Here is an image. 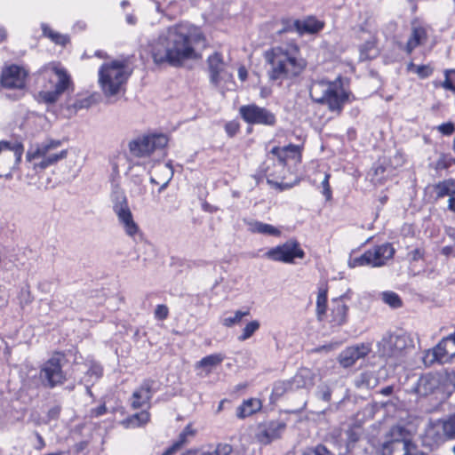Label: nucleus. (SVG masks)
<instances>
[{"instance_id": "obj_17", "label": "nucleus", "mask_w": 455, "mask_h": 455, "mask_svg": "<svg viewBox=\"0 0 455 455\" xmlns=\"http://www.w3.org/2000/svg\"><path fill=\"white\" fill-rule=\"evenodd\" d=\"M427 39V27L415 20L411 24V35L405 44L404 51L407 54H411L417 47L424 45Z\"/></svg>"}, {"instance_id": "obj_26", "label": "nucleus", "mask_w": 455, "mask_h": 455, "mask_svg": "<svg viewBox=\"0 0 455 455\" xmlns=\"http://www.w3.org/2000/svg\"><path fill=\"white\" fill-rule=\"evenodd\" d=\"M116 214L125 234L130 237H134V235L139 233L140 228L133 220V216L130 208L116 212Z\"/></svg>"}, {"instance_id": "obj_29", "label": "nucleus", "mask_w": 455, "mask_h": 455, "mask_svg": "<svg viewBox=\"0 0 455 455\" xmlns=\"http://www.w3.org/2000/svg\"><path fill=\"white\" fill-rule=\"evenodd\" d=\"M261 403L259 399H248L244 401L237 409L236 416L239 419H245L259 411Z\"/></svg>"}, {"instance_id": "obj_3", "label": "nucleus", "mask_w": 455, "mask_h": 455, "mask_svg": "<svg viewBox=\"0 0 455 455\" xmlns=\"http://www.w3.org/2000/svg\"><path fill=\"white\" fill-rule=\"evenodd\" d=\"M40 73L44 84V90L38 92L39 101L54 104L64 92L74 88L70 75L59 63L52 62L44 66Z\"/></svg>"}, {"instance_id": "obj_35", "label": "nucleus", "mask_w": 455, "mask_h": 455, "mask_svg": "<svg viewBox=\"0 0 455 455\" xmlns=\"http://www.w3.org/2000/svg\"><path fill=\"white\" fill-rule=\"evenodd\" d=\"M378 383L379 379L372 371L362 372L355 379V386L359 388H374Z\"/></svg>"}, {"instance_id": "obj_45", "label": "nucleus", "mask_w": 455, "mask_h": 455, "mask_svg": "<svg viewBox=\"0 0 455 455\" xmlns=\"http://www.w3.org/2000/svg\"><path fill=\"white\" fill-rule=\"evenodd\" d=\"M259 328V323L257 320L251 321L245 325L243 330V333L238 337L240 341H244L250 339L256 331Z\"/></svg>"}, {"instance_id": "obj_31", "label": "nucleus", "mask_w": 455, "mask_h": 455, "mask_svg": "<svg viewBox=\"0 0 455 455\" xmlns=\"http://www.w3.org/2000/svg\"><path fill=\"white\" fill-rule=\"evenodd\" d=\"M93 103L92 97H79L69 99L66 102V108L73 114L81 109L89 108Z\"/></svg>"}, {"instance_id": "obj_53", "label": "nucleus", "mask_w": 455, "mask_h": 455, "mask_svg": "<svg viewBox=\"0 0 455 455\" xmlns=\"http://www.w3.org/2000/svg\"><path fill=\"white\" fill-rule=\"evenodd\" d=\"M330 177L331 175L329 173H326L324 175L323 180L321 183L323 188V195L325 196L327 201L331 199V189L329 183Z\"/></svg>"}, {"instance_id": "obj_57", "label": "nucleus", "mask_w": 455, "mask_h": 455, "mask_svg": "<svg viewBox=\"0 0 455 455\" xmlns=\"http://www.w3.org/2000/svg\"><path fill=\"white\" fill-rule=\"evenodd\" d=\"M455 130L454 124L449 122L442 124L438 126V131L442 132L443 135H451Z\"/></svg>"}, {"instance_id": "obj_16", "label": "nucleus", "mask_w": 455, "mask_h": 455, "mask_svg": "<svg viewBox=\"0 0 455 455\" xmlns=\"http://www.w3.org/2000/svg\"><path fill=\"white\" fill-rule=\"evenodd\" d=\"M440 379L433 373L421 375L417 381L407 389L408 393L418 396H427L433 394L439 387Z\"/></svg>"}, {"instance_id": "obj_10", "label": "nucleus", "mask_w": 455, "mask_h": 455, "mask_svg": "<svg viewBox=\"0 0 455 455\" xmlns=\"http://www.w3.org/2000/svg\"><path fill=\"white\" fill-rule=\"evenodd\" d=\"M323 99L316 103L326 105L331 112L339 114L348 100V93L343 88L340 77L331 81L323 92Z\"/></svg>"}, {"instance_id": "obj_24", "label": "nucleus", "mask_w": 455, "mask_h": 455, "mask_svg": "<svg viewBox=\"0 0 455 455\" xmlns=\"http://www.w3.org/2000/svg\"><path fill=\"white\" fill-rule=\"evenodd\" d=\"M295 26L297 27V33L299 36L305 34L314 35L323 28L324 22L317 20L314 16H308L303 20H296Z\"/></svg>"}, {"instance_id": "obj_43", "label": "nucleus", "mask_w": 455, "mask_h": 455, "mask_svg": "<svg viewBox=\"0 0 455 455\" xmlns=\"http://www.w3.org/2000/svg\"><path fill=\"white\" fill-rule=\"evenodd\" d=\"M250 315V311H241L237 310L235 312V315L233 316H228L223 319L222 323L226 327H232L235 324H238L243 317L247 316Z\"/></svg>"}, {"instance_id": "obj_1", "label": "nucleus", "mask_w": 455, "mask_h": 455, "mask_svg": "<svg viewBox=\"0 0 455 455\" xmlns=\"http://www.w3.org/2000/svg\"><path fill=\"white\" fill-rule=\"evenodd\" d=\"M206 47V38L201 29L189 23H179L167 28L151 44V56L156 64L167 63L180 67L185 60L199 55L196 47Z\"/></svg>"}, {"instance_id": "obj_50", "label": "nucleus", "mask_w": 455, "mask_h": 455, "mask_svg": "<svg viewBox=\"0 0 455 455\" xmlns=\"http://www.w3.org/2000/svg\"><path fill=\"white\" fill-rule=\"evenodd\" d=\"M296 20L292 19H283L282 20L283 28L278 31L279 35L287 32H297V27L295 26Z\"/></svg>"}, {"instance_id": "obj_40", "label": "nucleus", "mask_w": 455, "mask_h": 455, "mask_svg": "<svg viewBox=\"0 0 455 455\" xmlns=\"http://www.w3.org/2000/svg\"><path fill=\"white\" fill-rule=\"evenodd\" d=\"M442 428L446 438L455 440V413L443 420Z\"/></svg>"}, {"instance_id": "obj_37", "label": "nucleus", "mask_w": 455, "mask_h": 455, "mask_svg": "<svg viewBox=\"0 0 455 455\" xmlns=\"http://www.w3.org/2000/svg\"><path fill=\"white\" fill-rule=\"evenodd\" d=\"M194 431L190 426H187L180 434L178 440L168 448L162 455H172L176 450L180 448L186 442L188 436H192Z\"/></svg>"}, {"instance_id": "obj_59", "label": "nucleus", "mask_w": 455, "mask_h": 455, "mask_svg": "<svg viewBox=\"0 0 455 455\" xmlns=\"http://www.w3.org/2000/svg\"><path fill=\"white\" fill-rule=\"evenodd\" d=\"M225 130L227 132V133L232 137L234 135L236 134V132H238L239 130V126L237 124L235 123H228L225 126Z\"/></svg>"}, {"instance_id": "obj_21", "label": "nucleus", "mask_w": 455, "mask_h": 455, "mask_svg": "<svg viewBox=\"0 0 455 455\" xmlns=\"http://www.w3.org/2000/svg\"><path fill=\"white\" fill-rule=\"evenodd\" d=\"M208 70L210 74V82L218 86L220 80L221 75L225 71V63L220 53L214 52L210 55L207 59Z\"/></svg>"}, {"instance_id": "obj_58", "label": "nucleus", "mask_w": 455, "mask_h": 455, "mask_svg": "<svg viewBox=\"0 0 455 455\" xmlns=\"http://www.w3.org/2000/svg\"><path fill=\"white\" fill-rule=\"evenodd\" d=\"M60 411H61V406L54 405L48 411L47 416L50 419H57L60 414Z\"/></svg>"}, {"instance_id": "obj_30", "label": "nucleus", "mask_w": 455, "mask_h": 455, "mask_svg": "<svg viewBox=\"0 0 455 455\" xmlns=\"http://www.w3.org/2000/svg\"><path fill=\"white\" fill-rule=\"evenodd\" d=\"M331 81L324 78L313 80L309 87V96L314 102L323 99V92Z\"/></svg>"}, {"instance_id": "obj_32", "label": "nucleus", "mask_w": 455, "mask_h": 455, "mask_svg": "<svg viewBox=\"0 0 455 455\" xmlns=\"http://www.w3.org/2000/svg\"><path fill=\"white\" fill-rule=\"evenodd\" d=\"M150 415L148 411L137 412L123 420L122 424L127 428L139 427L149 421Z\"/></svg>"}, {"instance_id": "obj_18", "label": "nucleus", "mask_w": 455, "mask_h": 455, "mask_svg": "<svg viewBox=\"0 0 455 455\" xmlns=\"http://www.w3.org/2000/svg\"><path fill=\"white\" fill-rule=\"evenodd\" d=\"M371 351V344L361 343L347 347L339 355V363L343 367H351L355 362L365 357Z\"/></svg>"}, {"instance_id": "obj_34", "label": "nucleus", "mask_w": 455, "mask_h": 455, "mask_svg": "<svg viewBox=\"0 0 455 455\" xmlns=\"http://www.w3.org/2000/svg\"><path fill=\"white\" fill-rule=\"evenodd\" d=\"M359 59L361 61L373 60L379 55V50L373 38L367 40L360 46Z\"/></svg>"}, {"instance_id": "obj_49", "label": "nucleus", "mask_w": 455, "mask_h": 455, "mask_svg": "<svg viewBox=\"0 0 455 455\" xmlns=\"http://www.w3.org/2000/svg\"><path fill=\"white\" fill-rule=\"evenodd\" d=\"M301 455H333L324 445L307 449Z\"/></svg>"}, {"instance_id": "obj_6", "label": "nucleus", "mask_w": 455, "mask_h": 455, "mask_svg": "<svg viewBox=\"0 0 455 455\" xmlns=\"http://www.w3.org/2000/svg\"><path fill=\"white\" fill-rule=\"evenodd\" d=\"M411 342L405 333H387L378 342V353L380 357H385L396 365L405 355L406 350L411 347Z\"/></svg>"}, {"instance_id": "obj_8", "label": "nucleus", "mask_w": 455, "mask_h": 455, "mask_svg": "<svg viewBox=\"0 0 455 455\" xmlns=\"http://www.w3.org/2000/svg\"><path fill=\"white\" fill-rule=\"evenodd\" d=\"M63 360L64 355L56 353L42 365L40 379L44 387L53 388L66 381V374L61 364Z\"/></svg>"}, {"instance_id": "obj_14", "label": "nucleus", "mask_w": 455, "mask_h": 455, "mask_svg": "<svg viewBox=\"0 0 455 455\" xmlns=\"http://www.w3.org/2000/svg\"><path fill=\"white\" fill-rule=\"evenodd\" d=\"M27 76L28 73L23 68L12 64L3 68L0 84L6 89H22L25 87Z\"/></svg>"}, {"instance_id": "obj_61", "label": "nucleus", "mask_w": 455, "mask_h": 455, "mask_svg": "<svg viewBox=\"0 0 455 455\" xmlns=\"http://www.w3.org/2000/svg\"><path fill=\"white\" fill-rule=\"evenodd\" d=\"M107 412V407L105 404H101L99 407L92 410V415L93 417H100Z\"/></svg>"}, {"instance_id": "obj_19", "label": "nucleus", "mask_w": 455, "mask_h": 455, "mask_svg": "<svg viewBox=\"0 0 455 455\" xmlns=\"http://www.w3.org/2000/svg\"><path fill=\"white\" fill-rule=\"evenodd\" d=\"M433 358L430 363L444 362L455 356V332L443 338L432 350Z\"/></svg>"}, {"instance_id": "obj_44", "label": "nucleus", "mask_w": 455, "mask_h": 455, "mask_svg": "<svg viewBox=\"0 0 455 455\" xmlns=\"http://www.w3.org/2000/svg\"><path fill=\"white\" fill-rule=\"evenodd\" d=\"M383 301L393 308H398L402 306V300L398 294L394 291H385L382 293Z\"/></svg>"}, {"instance_id": "obj_15", "label": "nucleus", "mask_w": 455, "mask_h": 455, "mask_svg": "<svg viewBox=\"0 0 455 455\" xmlns=\"http://www.w3.org/2000/svg\"><path fill=\"white\" fill-rule=\"evenodd\" d=\"M382 455H427L420 451L410 440L394 439L382 446Z\"/></svg>"}, {"instance_id": "obj_12", "label": "nucleus", "mask_w": 455, "mask_h": 455, "mask_svg": "<svg viewBox=\"0 0 455 455\" xmlns=\"http://www.w3.org/2000/svg\"><path fill=\"white\" fill-rule=\"evenodd\" d=\"M241 117L250 124H260L273 126L276 123L274 113L270 110L259 107L256 104L242 106L239 108Z\"/></svg>"}, {"instance_id": "obj_28", "label": "nucleus", "mask_w": 455, "mask_h": 455, "mask_svg": "<svg viewBox=\"0 0 455 455\" xmlns=\"http://www.w3.org/2000/svg\"><path fill=\"white\" fill-rule=\"evenodd\" d=\"M433 190L435 194V200L443 198L444 196L451 197L455 195V179H447L433 186Z\"/></svg>"}, {"instance_id": "obj_55", "label": "nucleus", "mask_w": 455, "mask_h": 455, "mask_svg": "<svg viewBox=\"0 0 455 455\" xmlns=\"http://www.w3.org/2000/svg\"><path fill=\"white\" fill-rule=\"evenodd\" d=\"M233 451V448L230 444L228 443H220L215 451L212 452L213 455H229Z\"/></svg>"}, {"instance_id": "obj_63", "label": "nucleus", "mask_w": 455, "mask_h": 455, "mask_svg": "<svg viewBox=\"0 0 455 455\" xmlns=\"http://www.w3.org/2000/svg\"><path fill=\"white\" fill-rule=\"evenodd\" d=\"M448 210L455 212V196H451L448 200Z\"/></svg>"}, {"instance_id": "obj_27", "label": "nucleus", "mask_w": 455, "mask_h": 455, "mask_svg": "<svg viewBox=\"0 0 455 455\" xmlns=\"http://www.w3.org/2000/svg\"><path fill=\"white\" fill-rule=\"evenodd\" d=\"M110 199L113 204V211L115 213L129 209L125 193L118 184H112Z\"/></svg>"}, {"instance_id": "obj_5", "label": "nucleus", "mask_w": 455, "mask_h": 455, "mask_svg": "<svg viewBox=\"0 0 455 455\" xmlns=\"http://www.w3.org/2000/svg\"><path fill=\"white\" fill-rule=\"evenodd\" d=\"M132 71L126 61L113 60L110 63H104L99 70V83L107 96H114L129 76Z\"/></svg>"}, {"instance_id": "obj_52", "label": "nucleus", "mask_w": 455, "mask_h": 455, "mask_svg": "<svg viewBox=\"0 0 455 455\" xmlns=\"http://www.w3.org/2000/svg\"><path fill=\"white\" fill-rule=\"evenodd\" d=\"M359 440V435L352 430L349 429L347 432V450L349 451L352 448H354L355 443Z\"/></svg>"}, {"instance_id": "obj_36", "label": "nucleus", "mask_w": 455, "mask_h": 455, "mask_svg": "<svg viewBox=\"0 0 455 455\" xmlns=\"http://www.w3.org/2000/svg\"><path fill=\"white\" fill-rule=\"evenodd\" d=\"M327 309V290L320 288L316 299V316L319 321H323Z\"/></svg>"}, {"instance_id": "obj_33", "label": "nucleus", "mask_w": 455, "mask_h": 455, "mask_svg": "<svg viewBox=\"0 0 455 455\" xmlns=\"http://www.w3.org/2000/svg\"><path fill=\"white\" fill-rule=\"evenodd\" d=\"M250 231L272 236H279L281 235V231L275 227L258 220L250 223Z\"/></svg>"}, {"instance_id": "obj_62", "label": "nucleus", "mask_w": 455, "mask_h": 455, "mask_svg": "<svg viewBox=\"0 0 455 455\" xmlns=\"http://www.w3.org/2000/svg\"><path fill=\"white\" fill-rule=\"evenodd\" d=\"M412 260L417 261L423 258V252L420 249H415L410 252Z\"/></svg>"}, {"instance_id": "obj_41", "label": "nucleus", "mask_w": 455, "mask_h": 455, "mask_svg": "<svg viewBox=\"0 0 455 455\" xmlns=\"http://www.w3.org/2000/svg\"><path fill=\"white\" fill-rule=\"evenodd\" d=\"M225 356L221 354H212L207 356L203 357L198 363V367H213L220 364Z\"/></svg>"}, {"instance_id": "obj_48", "label": "nucleus", "mask_w": 455, "mask_h": 455, "mask_svg": "<svg viewBox=\"0 0 455 455\" xmlns=\"http://www.w3.org/2000/svg\"><path fill=\"white\" fill-rule=\"evenodd\" d=\"M455 163V159L445 155H442L435 164L436 171L446 170Z\"/></svg>"}, {"instance_id": "obj_51", "label": "nucleus", "mask_w": 455, "mask_h": 455, "mask_svg": "<svg viewBox=\"0 0 455 455\" xmlns=\"http://www.w3.org/2000/svg\"><path fill=\"white\" fill-rule=\"evenodd\" d=\"M317 396L324 402H330L331 399V389L327 385H321L317 389Z\"/></svg>"}, {"instance_id": "obj_9", "label": "nucleus", "mask_w": 455, "mask_h": 455, "mask_svg": "<svg viewBox=\"0 0 455 455\" xmlns=\"http://www.w3.org/2000/svg\"><path fill=\"white\" fill-rule=\"evenodd\" d=\"M168 138L164 134H150L129 142L130 153L135 157L149 156L154 151L166 147Z\"/></svg>"}, {"instance_id": "obj_20", "label": "nucleus", "mask_w": 455, "mask_h": 455, "mask_svg": "<svg viewBox=\"0 0 455 455\" xmlns=\"http://www.w3.org/2000/svg\"><path fill=\"white\" fill-rule=\"evenodd\" d=\"M154 380L146 379L142 382L141 386L133 392L132 397V408L139 409L149 402L154 394Z\"/></svg>"}, {"instance_id": "obj_42", "label": "nucleus", "mask_w": 455, "mask_h": 455, "mask_svg": "<svg viewBox=\"0 0 455 455\" xmlns=\"http://www.w3.org/2000/svg\"><path fill=\"white\" fill-rule=\"evenodd\" d=\"M348 265L350 267H355L360 266H371L372 267V259L371 257V251H366L360 257H355L349 259Z\"/></svg>"}, {"instance_id": "obj_56", "label": "nucleus", "mask_w": 455, "mask_h": 455, "mask_svg": "<svg viewBox=\"0 0 455 455\" xmlns=\"http://www.w3.org/2000/svg\"><path fill=\"white\" fill-rule=\"evenodd\" d=\"M86 374L98 379L102 376V368L100 365L93 363L87 370Z\"/></svg>"}, {"instance_id": "obj_60", "label": "nucleus", "mask_w": 455, "mask_h": 455, "mask_svg": "<svg viewBox=\"0 0 455 455\" xmlns=\"http://www.w3.org/2000/svg\"><path fill=\"white\" fill-rule=\"evenodd\" d=\"M282 152L291 154L293 156L299 154V147L296 145L290 144L287 147L282 148Z\"/></svg>"}, {"instance_id": "obj_2", "label": "nucleus", "mask_w": 455, "mask_h": 455, "mask_svg": "<svg viewBox=\"0 0 455 455\" xmlns=\"http://www.w3.org/2000/svg\"><path fill=\"white\" fill-rule=\"evenodd\" d=\"M266 60L271 65L269 78L278 80L299 76L306 67L296 44L276 46L265 53Z\"/></svg>"}, {"instance_id": "obj_38", "label": "nucleus", "mask_w": 455, "mask_h": 455, "mask_svg": "<svg viewBox=\"0 0 455 455\" xmlns=\"http://www.w3.org/2000/svg\"><path fill=\"white\" fill-rule=\"evenodd\" d=\"M407 71L416 74L420 79H425L432 76L434 68L430 64L416 65L410 62L407 65Z\"/></svg>"}, {"instance_id": "obj_7", "label": "nucleus", "mask_w": 455, "mask_h": 455, "mask_svg": "<svg viewBox=\"0 0 455 455\" xmlns=\"http://www.w3.org/2000/svg\"><path fill=\"white\" fill-rule=\"evenodd\" d=\"M23 153L22 142L16 140L0 141V177H12L19 169Z\"/></svg>"}, {"instance_id": "obj_11", "label": "nucleus", "mask_w": 455, "mask_h": 455, "mask_svg": "<svg viewBox=\"0 0 455 455\" xmlns=\"http://www.w3.org/2000/svg\"><path fill=\"white\" fill-rule=\"evenodd\" d=\"M305 251L296 239H290L283 244L269 249L265 257L283 263H293L296 258L304 259Z\"/></svg>"}, {"instance_id": "obj_4", "label": "nucleus", "mask_w": 455, "mask_h": 455, "mask_svg": "<svg viewBox=\"0 0 455 455\" xmlns=\"http://www.w3.org/2000/svg\"><path fill=\"white\" fill-rule=\"evenodd\" d=\"M61 146L60 140L46 139L28 148L26 160L33 164L34 170H44L68 156L67 149H59Z\"/></svg>"}, {"instance_id": "obj_25", "label": "nucleus", "mask_w": 455, "mask_h": 455, "mask_svg": "<svg viewBox=\"0 0 455 455\" xmlns=\"http://www.w3.org/2000/svg\"><path fill=\"white\" fill-rule=\"evenodd\" d=\"M348 307L341 298L332 299V307L331 312V323L333 326H340L347 321Z\"/></svg>"}, {"instance_id": "obj_64", "label": "nucleus", "mask_w": 455, "mask_h": 455, "mask_svg": "<svg viewBox=\"0 0 455 455\" xmlns=\"http://www.w3.org/2000/svg\"><path fill=\"white\" fill-rule=\"evenodd\" d=\"M448 379L450 385L453 387V390L455 391V370L450 373Z\"/></svg>"}, {"instance_id": "obj_39", "label": "nucleus", "mask_w": 455, "mask_h": 455, "mask_svg": "<svg viewBox=\"0 0 455 455\" xmlns=\"http://www.w3.org/2000/svg\"><path fill=\"white\" fill-rule=\"evenodd\" d=\"M41 27L43 35L46 37H49L53 43L60 45H66L68 43L69 38L67 36L54 32L50 28L48 25L44 23H42Z\"/></svg>"}, {"instance_id": "obj_23", "label": "nucleus", "mask_w": 455, "mask_h": 455, "mask_svg": "<svg viewBox=\"0 0 455 455\" xmlns=\"http://www.w3.org/2000/svg\"><path fill=\"white\" fill-rule=\"evenodd\" d=\"M292 390L309 389L315 385V374L307 368L299 369L297 373L289 379Z\"/></svg>"}, {"instance_id": "obj_47", "label": "nucleus", "mask_w": 455, "mask_h": 455, "mask_svg": "<svg viewBox=\"0 0 455 455\" xmlns=\"http://www.w3.org/2000/svg\"><path fill=\"white\" fill-rule=\"evenodd\" d=\"M291 390L292 389L290 386L289 379L276 381L273 387V394L276 396H282L285 392Z\"/></svg>"}, {"instance_id": "obj_13", "label": "nucleus", "mask_w": 455, "mask_h": 455, "mask_svg": "<svg viewBox=\"0 0 455 455\" xmlns=\"http://www.w3.org/2000/svg\"><path fill=\"white\" fill-rule=\"evenodd\" d=\"M285 429L286 424L283 421H266L258 426L255 438L260 444L267 445L272 442L280 439Z\"/></svg>"}, {"instance_id": "obj_54", "label": "nucleus", "mask_w": 455, "mask_h": 455, "mask_svg": "<svg viewBox=\"0 0 455 455\" xmlns=\"http://www.w3.org/2000/svg\"><path fill=\"white\" fill-rule=\"evenodd\" d=\"M154 314L156 319L164 320L168 317L169 309L165 305H157Z\"/></svg>"}, {"instance_id": "obj_46", "label": "nucleus", "mask_w": 455, "mask_h": 455, "mask_svg": "<svg viewBox=\"0 0 455 455\" xmlns=\"http://www.w3.org/2000/svg\"><path fill=\"white\" fill-rule=\"evenodd\" d=\"M441 85L446 90L455 92V69L445 71L444 81L441 84Z\"/></svg>"}, {"instance_id": "obj_22", "label": "nucleus", "mask_w": 455, "mask_h": 455, "mask_svg": "<svg viewBox=\"0 0 455 455\" xmlns=\"http://www.w3.org/2000/svg\"><path fill=\"white\" fill-rule=\"evenodd\" d=\"M372 259V267H381L386 261L392 259L395 254V249L390 243L378 245L369 250Z\"/></svg>"}]
</instances>
